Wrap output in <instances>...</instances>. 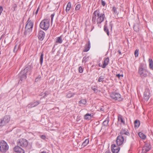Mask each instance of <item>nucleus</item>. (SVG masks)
<instances>
[{
    "label": "nucleus",
    "instance_id": "1",
    "mask_svg": "<svg viewBox=\"0 0 153 153\" xmlns=\"http://www.w3.org/2000/svg\"><path fill=\"white\" fill-rule=\"evenodd\" d=\"M97 18V24L101 23L105 18V15L104 13L100 14L99 10H97L94 12L92 17V21L94 23H95L96 19Z\"/></svg>",
    "mask_w": 153,
    "mask_h": 153
},
{
    "label": "nucleus",
    "instance_id": "2",
    "mask_svg": "<svg viewBox=\"0 0 153 153\" xmlns=\"http://www.w3.org/2000/svg\"><path fill=\"white\" fill-rule=\"evenodd\" d=\"M32 68L30 65H28L19 74V77L21 81L25 80L27 78V74L30 75L31 73Z\"/></svg>",
    "mask_w": 153,
    "mask_h": 153
},
{
    "label": "nucleus",
    "instance_id": "3",
    "mask_svg": "<svg viewBox=\"0 0 153 153\" xmlns=\"http://www.w3.org/2000/svg\"><path fill=\"white\" fill-rule=\"evenodd\" d=\"M33 25V23L29 17L27 22V24L25 27V31L24 32L25 35H26L28 33L29 35V33L32 31Z\"/></svg>",
    "mask_w": 153,
    "mask_h": 153
},
{
    "label": "nucleus",
    "instance_id": "4",
    "mask_svg": "<svg viewBox=\"0 0 153 153\" xmlns=\"http://www.w3.org/2000/svg\"><path fill=\"white\" fill-rule=\"evenodd\" d=\"M138 72L142 78H144L147 76L148 73V71L144 66V65L141 64L138 68Z\"/></svg>",
    "mask_w": 153,
    "mask_h": 153
},
{
    "label": "nucleus",
    "instance_id": "5",
    "mask_svg": "<svg viewBox=\"0 0 153 153\" xmlns=\"http://www.w3.org/2000/svg\"><path fill=\"white\" fill-rule=\"evenodd\" d=\"M50 26V21L47 19L43 20L40 22L39 25L40 27L44 30H47Z\"/></svg>",
    "mask_w": 153,
    "mask_h": 153
},
{
    "label": "nucleus",
    "instance_id": "6",
    "mask_svg": "<svg viewBox=\"0 0 153 153\" xmlns=\"http://www.w3.org/2000/svg\"><path fill=\"white\" fill-rule=\"evenodd\" d=\"M9 146L4 141H0V151L3 153L6 152L9 149Z\"/></svg>",
    "mask_w": 153,
    "mask_h": 153
},
{
    "label": "nucleus",
    "instance_id": "7",
    "mask_svg": "<svg viewBox=\"0 0 153 153\" xmlns=\"http://www.w3.org/2000/svg\"><path fill=\"white\" fill-rule=\"evenodd\" d=\"M110 97L113 99L118 101H120L122 100V98L121 95L117 92H112L110 94Z\"/></svg>",
    "mask_w": 153,
    "mask_h": 153
},
{
    "label": "nucleus",
    "instance_id": "8",
    "mask_svg": "<svg viewBox=\"0 0 153 153\" xmlns=\"http://www.w3.org/2000/svg\"><path fill=\"white\" fill-rule=\"evenodd\" d=\"M17 144L19 146H21L23 148L27 147L28 144L27 141L24 139H19L17 142Z\"/></svg>",
    "mask_w": 153,
    "mask_h": 153
},
{
    "label": "nucleus",
    "instance_id": "9",
    "mask_svg": "<svg viewBox=\"0 0 153 153\" xmlns=\"http://www.w3.org/2000/svg\"><path fill=\"white\" fill-rule=\"evenodd\" d=\"M124 136L122 135H119L117 138L116 143L118 146L122 145L125 141Z\"/></svg>",
    "mask_w": 153,
    "mask_h": 153
},
{
    "label": "nucleus",
    "instance_id": "10",
    "mask_svg": "<svg viewBox=\"0 0 153 153\" xmlns=\"http://www.w3.org/2000/svg\"><path fill=\"white\" fill-rule=\"evenodd\" d=\"M151 148L150 145L149 143H146L142 149V153H146L147 152L149 151Z\"/></svg>",
    "mask_w": 153,
    "mask_h": 153
},
{
    "label": "nucleus",
    "instance_id": "11",
    "mask_svg": "<svg viewBox=\"0 0 153 153\" xmlns=\"http://www.w3.org/2000/svg\"><path fill=\"white\" fill-rule=\"evenodd\" d=\"M118 146H116L114 144H113L111 145V150L113 153H118L120 150V147Z\"/></svg>",
    "mask_w": 153,
    "mask_h": 153
},
{
    "label": "nucleus",
    "instance_id": "12",
    "mask_svg": "<svg viewBox=\"0 0 153 153\" xmlns=\"http://www.w3.org/2000/svg\"><path fill=\"white\" fill-rule=\"evenodd\" d=\"M150 97V91L149 89H146L143 94V97L144 100L147 101Z\"/></svg>",
    "mask_w": 153,
    "mask_h": 153
},
{
    "label": "nucleus",
    "instance_id": "13",
    "mask_svg": "<svg viewBox=\"0 0 153 153\" xmlns=\"http://www.w3.org/2000/svg\"><path fill=\"white\" fill-rule=\"evenodd\" d=\"M13 150L17 153H25L24 150L18 146L13 148Z\"/></svg>",
    "mask_w": 153,
    "mask_h": 153
},
{
    "label": "nucleus",
    "instance_id": "14",
    "mask_svg": "<svg viewBox=\"0 0 153 153\" xmlns=\"http://www.w3.org/2000/svg\"><path fill=\"white\" fill-rule=\"evenodd\" d=\"M109 61V58L107 57L104 60L103 62L102 65H100V64H99V65L100 67H101L103 68H105L106 66L108 65Z\"/></svg>",
    "mask_w": 153,
    "mask_h": 153
},
{
    "label": "nucleus",
    "instance_id": "15",
    "mask_svg": "<svg viewBox=\"0 0 153 153\" xmlns=\"http://www.w3.org/2000/svg\"><path fill=\"white\" fill-rule=\"evenodd\" d=\"M45 36V33L43 31L41 30L39 32L38 37L39 39L41 41L43 40Z\"/></svg>",
    "mask_w": 153,
    "mask_h": 153
},
{
    "label": "nucleus",
    "instance_id": "16",
    "mask_svg": "<svg viewBox=\"0 0 153 153\" xmlns=\"http://www.w3.org/2000/svg\"><path fill=\"white\" fill-rule=\"evenodd\" d=\"M39 103L40 102L38 101H36L34 102H32L28 105L27 107L29 108H32L37 106Z\"/></svg>",
    "mask_w": 153,
    "mask_h": 153
},
{
    "label": "nucleus",
    "instance_id": "17",
    "mask_svg": "<svg viewBox=\"0 0 153 153\" xmlns=\"http://www.w3.org/2000/svg\"><path fill=\"white\" fill-rule=\"evenodd\" d=\"M10 117L9 116L6 115L5 116L3 119H1V120H3V125H5V124L8 123L10 121Z\"/></svg>",
    "mask_w": 153,
    "mask_h": 153
},
{
    "label": "nucleus",
    "instance_id": "18",
    "mask_svg": "<svg viewBox=\"0 0 153 153\" xmlns=\"http://www.w3.org/2000/svg\"><path fill=\"white\" fill-rule=\"evenodd\" d=\"M91 48V43L90 41H88V43L86 44L84 47L83 51L86 52L88 51Z\"/></svg>",
    "mask_w": 153,
    "mask_h": 153
},
{
    "label": "nucleus",
    "instance_id": "19",
    "mask_svg": "<svg viewBox=\"0 0 153 153\" xmlns=\"http://www.w3.org/2000/svg\"><path fill=\"white\" fill-rule=\"evenodd\" d=\"M93 115L92 113H87L84 117V119L85 120H89L93 117Z\"/></svg>",
    "mask_w": 153,
    "mask_h": 153
},
{
    "label": "nucleus",
    "instance_id": "20",
    "mask_svg": "<svg viewBox=\"0 0 153 153\" xmlns=\"http://www.w3.org/2000/svg\"><path fill=\"white\" fill-rule=\"evenodd\" d=\"M87 102V100L85 99H82L79 102V106H81L82 105H85Z\"/></svg>",
    "mask_w": 153,
    "mask_h": 153
},
{
    "label": "nucleus",
    "instance_id": "21",
    "mask_svg": "<svg viewBox=\"0 0 153 153\" xmlns=\"http://www.w3.org/2000/svg\"><path fill=\"white\" fill-rule=\"evenodd\" d=\"M97 86L95 85L91 87V89L94 91V92L95 93H97L100 92V91L97 89Z\"/></svg>",
    "mask_w": 153,
    "mask_h": 153
},
{
    "label": "nucleus",
    "instance_id": "22",
    "mask_svg": "<svg viewBox=\"0 0 153 153\" xmlns=\"http://www.w3.org/2000/svg\"><path fill=\"white\" fill-rule=\"evenodd\" d=\"M149 67L150 68L153 70V61L152 59H149Z\"/></svg>",
    "mask_w": 153,
    "mask_h": 153
},
{
    "label": "nucleus",
    "instance_id": "23",
    "mask_svg": "<svg viewBox=\"0 0 153 153\" xmlns=\"http://www.w3.org/2000/svg\"><path fill=\"white\" fill-rule=\"evenodd\" d=\"M71 3L70 2H69L68 3L65 9V11L66 12H67L70 10L71 7Z\"/></svg>",
    "mask_w": 153,
    "mask_h": 153
},
{
    "label": "nucleus",
    "instance_id": "24",
    "mask_svg": "<svg viewBox=\"0 0 153 153\" xmlns=\"http://www.w3.org/2000/svg\"><path fill=\"white\" fill-rule=\"evenodd\" d=\"M134 127L135 128H138L140 125V122L138 120H136L134 122Z\"/></svg>",
    "mask_w": 153,
    "mask_h": 153
},
{
    "label": "nucleus",
    "instance_id": "25",
    "mask_svg": "<svg viewBox=\"0 0 153 153\" xmlns=\"http://www.w3.org/2000/svg\"><path fill=\"white\" fill-rule=\"evenodd\" d=\"M118 120L121 123H123L124 124H125V121L123 119L122 116L120 115H119L118 117Z\"/></svg>",
    "mask_w": 153,
    "mask_h": 153
},
{
    "label": "nucleus",
    "instance_id": "26",
    "mask_svg": "<svg viewBox=\"0 0 153 153\" xmlns=\"http://www.w3.org/2000/svg\"><path fill=\"white\" fill-rule=\"evenodd\" d=\"M138 135L143 140L145 139L146 138V135L142 133L139 132L138 133Z\"/></svg>",
    "mask_w": 153,
    "mask_h": 153
},
{
    "label": "nucleus",
    "instance_id": "27",
    "mask_svg": "<svg viewBox=\"0 0 153 153\" xmlns=\"http://www.w3.org/2000/svg\"><path fill=\"white\" fill-rule=\"evenodd\" d=\"M44 54L43 52H42L41 53V55L40 59V63L42 65L43 62V58Z\"/></svg>",
    "mask_w": 153,
    "mask_h": 153
},
{
    "label": "nucleus",
    "instance_id": "28",
    "mask_svg": "<svg viewBox=\"0 0 153 153\" xmlns=\"http://www.w3.org/2000/svg\"><path fill=\"white\" fill-rule=\"evenodd\" d=\"M89 140L88 139H86L85 141L83 143H82V145L83 146V147H85L89 143Z\"/></svg>",
    "mask_w": 153,
    "mask_h": 153
},
{
    "label": "nucleus",
    "instance_id": "29",
    "mask_svg": "<svg viewBox=\"0 0 153 153\" xmlns=\"http://www.w3.org/2000/svg\"><path fill=\"white\" fill-rule=\"evenodd\" d=\"M105 78L104 76H100L98 79V82H103Z\"/></svg>",
    "mask_w": 153,
    "mask_h": 153
},
{
    "label": "nucleus",
    "instance_id": "30",
    "mask_svg": "<svg viewBox=\"0 0 153 153\" xmlns=\"http://www.w3.org/2000/svg\"><path fill=\"white\" fill-rule=\"evenodd\" d=\"M74 95H75V93H68L67 95V97L68 98H70L72 97H73Z\"/></svg>",
    "mask_w": 153,
    "mask_h": 153
},
{
    "label": "nucleus",
    "instance_id": "31",
    "mask_svg": "<svg viewBox=\"0 0 153 153\" xmlns=\"http://www.w3.org/2000/svg\"><path fill=\"white\" fill-rule=\"evenodd\" d=\"M62 42V40L61 37H58L56 40V42L59 43H61Z\"/></svg>",
    "mask_w": 153,
    "mask_h": 153
},
{
    "label": "nucleus",
    "instance_id": "32",
    "mask_svg": "<svg viewBox=\"0 0 153 153\" xmlns=\"http://www.w3.org/2000/svg\"><path fill=\"white\" fill-rule=\"evenodd\" d=\"M104 31L107 33V34L108 36L109 35V32L108 29L107 28L106 26L105 25L104 26Z\"/></svg>",
    "mask_w": 153,
    "mask_h": 153
},
{
    "label": "nucleus",
    "instance_id": "33",
    "mask_svg": "<svg viewBox=\"0 0 153 153\" xmlns=\"http://www.w3.org/2000/svg\"><path fill=\"white\" fill-rule=\"evenodd\" d=\"M126 135L127 136H129L130 134L129 132L126 131V132H121L120 135L123 136L124 135Z\"/></svg>",
    "mask_w": 153,
    "mask_h": 153
},
{
    "label": "nucleus",
    "instance_id": "34",
    "mask_svg": "<svg viewBox=\"0 0 153 153\" xmlns=\"http://www.w3.org/2000/svg\"><path fill=\"white\" fill-rule=\"evenodd\" d=\"M108 122L109 120H105L102 123L103 125L104 126H106L108 125Z\"/></svg>",
    "mask_w": 153,
    "mask_h": 153
},
{
    "label": "nucleus",
    "instance_id": "35",
    "mask_svg": "<svg viewBox=\"0 0 153 153\" xmlns=\"http://www.w3.org/2000/svg\"><path fill=\"white\" fill-rule=\"evenodd\" d=\"M19 48V46H17V45H16L14 48L13 52L15 53H16L17 51Z\"/></svg>",
    "mask_w": 153,
    "mask_h": 153
},
{
    "label": "nucleus",
    "instance_id": "36",
    "mask_svg": "<svg viewBox=\"0 0 153 153\" xmlns=\"http://www.w3.org/2000/svg\"><path fill=\"white\" fill-rule=\"evenodd\" d=\"M17 7V5L16 4L14 3L13 4L12 8L13 9V11H15L16 10V9Z\"/></svg>",
    "mask_w": 153,
    "mask_h": 153
},
{
    "label": "nucleus",
    "instance_id": "37",
    "mask_svg": "<svg viewBox=\"0 0 153 153\" xmlns=\"http://www.w3.org/2000/svg\"><path fill=\"white\" fill-rule=\"evenodd\" d=\"M50 94V92L49 91H46V92L44 93V95L43 97V98H45V97L47 96Z\"/></svg>",
    "mask_w": 153,
    "mask_h": 153
},
{
    "label": "nucleus",
    "instance_id": "38",
    "mask_svg": "<svg viewBox=\"0 0 153 153\" xmlns=\"http://www.w3.org/2000/svg\"><path fill=\"white\" fill-rule=\"evenodd\" d=\"M81 7V5L80 4H78L76 5L75 7L76 10H79L80 9Z\"/></svg>",
    "mask_w": 153,
    "mask_h": 153
},
{
    "label": "nucleus",
    "instance_id": "39",
    "mask_svg": "<svg viewBox=\"0 0 153 153\" xmlns=\"http://www.w3.org/2000/svg\"><path fill=\"white\" fill-rule=\"evenodd\" d=\"M88 59V57H86V56H84L82 59V62H85L86 61L87 59Z\"/></svg>",
    "mask_w": 153,
    "mask_h": 153
},
{
    "label": "nucleus",
    "instance_id": "40",
    "mask_svg": "<svg viewBox=\"0 0 153 153\" xmlns=\"http://www.w3.org/2000/svg\"><path fill=\"white\" fill-rule=\"evenodd\" d=\"M139 50L138 49H136L135 52L134 54L135 57H137L138 55Z\"/></svg>",
    "mask_w": 153,
    "mask_h": 153
},
{
    "label": "nucleus",
    "instance_id": "41",
    "mask_svg": "<svg viewBox=\"0 0 153 153\" xmlns=\"http://www.w3.org/2000/svg\"><path fill=\"white\" fill-rule=\"evenodd\" d=\"M112 11H113V12H114V13L115 14H116V13H117V9L114 6L113 7Z\"/></svg>",
    "mask_w": 153,
    "mask_h": 153
},
{
    "label": "nucleus",
    "instance_id": "42",
    "mask_svg": "<svg viewBox=\"0 0 153 153\" xmlns=\"http://www.w3.org/2000/svg\"><path fill=\"white\" fill-rule=\"evenodd\" d=\"M133 28L135 31H137L139 30V28L137 26L134 25L133 27Z\"/></svg>",
    "mask_w": 153,
    "mask_h": 153
},
{
    "label": "nucleus",
    "instance_id": "43",
    "mask_svg": "<svg viewBox=\"0 0 153 153\" xmlns=\"http://www.w3.org/2000/svg\"><path fill=\"white\" fill-rule=\"evenodd\" d=\"M55 13H53V14H51V23H52L53 21V18L54 16H55Z\"/></svg>",
    "mask_w": 153,
    "mask_h": 153
},
{
    "label": "nucleus",
    "instance_id": "44",
    "mask_svg": "<svg viewBox=\"0 0 153 153\" xmlns=\"http://www.w3.org/2000/svg\"><path fill=\"white\" fill-rule=\"evenodd\" d=\"M79 71L80 73H82L83 72V69L82 68L81 66H80L79 68Z\"/></svg>",
    "mask_w": 153,
    "mask_h": 153
},
{
    "label": "nucleus",
    "instance_id": "45",
    "mask_svg": "<svg viewBox=\"0 0 153 153\" xmlns=\"http://www.w3.org/2000/svg\"><path fill=\"white\" fill-rule=\"evenodd\" d=\"M116 76L120 79V77H123V74H118L116 75Z\"/></svg>",
    "mask_w": 153,
    "mask_h": 153
},
{
    "label": "nucleus",
    "instance_id": "46",
    "mask_svg": "<svg viewBox=\"0 0 153 153\" xmlns=\"http://www.w3.org/2000/svg\"><path fill=\"white\" fill-rule=\"evenodd\" d=\"M41 79V76H38V77H37L35 80V81L36 82H37L40 79Z\"/></svg>",
    "mask_w": 153,
    "mask_h": 153
},
{
    "label": "nucleus",
    "instance_id": "47",
    "mask_svg": "<svg viewBox=\"0 0 153 153\" xmlns=\"http://www.w3.org/2000/svg\"><path fill=\"white\" fill-rule=\"evenodd\" d=\"M3 10V8L2 6H0V15H1Z\"/></svg>",
    "mask_w": 153,
    "mask_h": 153
},
{
    "label": "nucleus",
    "instance_id": "48",
    "mask_svg": "<svg viewBox=\"0 0 153 153\" xmlns=\"http://www.w3.org/2000/svg\"><path fill=\"white\" fill-rule=\"evenodd\" d=\"M3 120H1V119L0 120V126H3Z\"/></svg>",
    "mask_w": 153,
    "mask_h": 153
},
{
    "label": "nucleus",
    "instance_id": "49",
    "mask_svg": "<svg viewBox=\"0 0 153 153\" xmlns=\"http://www.w3.org/2000/svg\"><path fill=\"white\" fill-rule=\"evenodd\" d=\"M101 4L103 6H105V3L103 1L101 0Z\"/></svg>",
    "mask_w": 153,
    "mask_h": 153
},
{
    "label": "nucleus",
    "instance_id": "50",
    "mask_svg": "<svg viewBox=\"0 0 153 153\" xmlns=\"http://www.w3.org/2000/svg\"><path fill=\"white\" fill-rule=\"evenodd\" d=\"M41 138L43 140L45 139L46 138V137L44 135H42L40 136Z\"/></svg>",
    "mask_w": 153,
    "mask_h": 153
},
{
    "label": "nucleus",
    "instance_id": "51",
    "mask_svg": "<svg viewBox=\"0 0 153 153\" xmlns=\"http://www.w3.org/2000/svg\"><path fill=\"white\" fill-rule=\"evenodd\" d=\"M53 110H56L57 111H59V109L58 108H54L53 109Z\"/></svg>",
    "mask_w": 153,
    "mask_h": 153
},
{
    "label": "nucleus",
    "instance_id": "52",
    "mask_svg": "<svg viewBox=\"0 0 153 153\" xmlns=\"http://www.w3.org/2000/svg\"><path fill=\"white\" fill-rule=\"evenodd\" d=\"M39 7H38V9H37L36 11V12H35V14H37L38 13V12L39 11Z\"/></svg>",
    "mask_w": 153,
    "mask_h": 153
},
{
    "label": "nucleus",
    "instance_id": "53",
    "mask_svg": "<svg viewBox=\"0 0 153 153\" xmlns=\"http://www.w3.org/2000/svg\"><path fill=\"white\" fill-rule=\"evenodd\" d=\"M105 153H111L109 150H107L105 152Z\"/></svg>",
    "mask_w": 153,
    "mask_h": 153
},
{
    "label": "nucleus",
    "instance_id": "54",
    "mask_svg": "<svg viewBox=\"0 0 153 153\" xmlns=\"http://www.w3.org/2000/svg\"><path fill=\"white\" fill-rule=\"evenodd\" d=\"M126 131L125 129H122V130L121 131V132L123 131V132H126Z\"/></svg>",
    "mask_w": 153,
    "mask_h": 153
},
{
    "label": "nucleus",
    "instance_id": "55",
    "mask_svg": "<svg viewBox=\"0 0 153 153\" xmlns=\"http://www.w3.org/2000/svg\"><path fill=\"white\" fill-rule=\"evenodd\" d=\"M118 52H119L120 54L121 55V52L120 51H118Z\"/></svg>",
    "mask_w": 153,
    "mask_h": 153
},
{
    "label": "nucleus",
    "instance_id": "56",
    "mask_svg": "<svg viewBox=\"0 0 153 153\" xmlns=\"http://www.w3.org/2000/svg\"><path fill=\"white\" fill-rule=\"evenodd\" d=\"M100 110L101 111H102L103 110H102V108H100Z\"/></svg>",
    "mask_w": 153,
    "mask_h": 153
},
{
    "label": "nucleus",
    "instance_id": "57",
    "mask_svg": "<svg viewBox=\"0 0 153 153\" xmlns=\"http://www.w3.org/2000/svg\"><path fill=\"white\" fill-rule=\"evenodd\" d=\"M110 25L111 26V28H112V25H111V24H110Z\"/></svg>",
    "mask_w": 153,
    "mask_h": 153
},
{
    "label": "nucleus",
    "instance_id": "58",
    "mask_svg": "<svg viewBox=\"0 0 153 153\" xmlns=\"http://www.w3.org/2000/svg\"><path fill=\"white\" fill-rule=\"evenodd\" d=\"M75 44V43H73V44H74H74Z\"/></svg>",
    "mask_w": 153,
    "mask_h": 153
}]
</instances>
